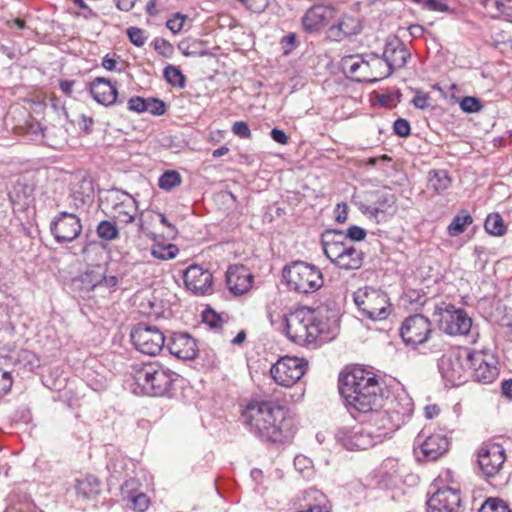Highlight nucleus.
<instances>
[{
	"mask_svg": "<svg viewBox=\"0 0 512 512\" xmlns=\"http://www.w3.org/2000/svg\"><path fill=\"white\" fill-rule=\"evenodd\" d=\"M137 212L138 202L130 196L113 211V216L119 223L128 225L135 220Z\"/></svg>",
	"mask_w": 512,
	"mask_h": 512,
	"instance_id": "obj_35",
	"label": "nucleus"
},
{
	"mask_svg": "<svg viewBox=\"0 0 512 512\" xmlns=\"http://www.w3.org/2000/svg\"><path fill=\"white\" fill-rule=\"evenodd\" d=\"M181 181V175L176 170H167L159 177L158 185L161 189L170 191L179 186Z\"/></svg>",
	"mask_w": 512,
	"mask_h": 512,
	"instance_id": "obj_45",
	"label": "nucleus"
},
{
	"mask_svg": "<svg viewBox=\"0 0 512 512\" xmlns=\"http://www.w3.org/2000/svg\"><path fill=\"white\" fill-rule=\"evenodd\" d=\"M388 409V412L393 414L397 422L403 425L413 413L414 403L412 398L405 392L398 393L396 395L384 396L383 395V406Z\"/></svg>",
	"mask_w": 512,
	"mask_h": 512,
	"instance_id": "obj_24",
	"label": "nucleus"
},
{
	"mask_svg": "<svg viewBox=\"0 0 512 512\" xmlns=\"http://www.w3.org/2000/svg\"><path fill=\"white\" fill-rule=\"evenodd\" d=\"M200 45L201 43L196 40L192 42L183 40L178 44V49L186 57H203L209 55L210 53L205 49H201Z\"/></svg>",
	"mask_w": 512,
	"mask_h": 512,
	"instance_id": "obj_43",
	"label": "nucleus"
},
{
	"mask_svg": "<svg viewBox=\"0 0 512 512\" xmlns=\"http://www.w3.org/2000/svg\"><path fill=\"white\" fill-rule=\"evenodd\" d=\"M179 252V249L174 244H167V245H160L156 244L153 245L151 248V254L153 257L160 259V260H170L177 256Z\"/></svg>",
	"mask_w": 512,
	"mask_h": 512,
	"instance_id": "obj_44",
	"label": "nucleus"
},
{
	"mask_svg": "<svg viewBox=\"0 0 512 512\" xmlns=\"http://www.w3.org/2000/svg\"><path fill=\"white\" fill-rule=\"evenodd\" d=\"M311 315L318 336L333 337L339 327L340 310L335 302L319 305L316 308L305 307Z\"/></svg>",
	"mask_w": 512,
	"mask_h": 512,
	"instance_id": "obj_10",
	"label": "nucleus"
},
{
	"mask_svg": "<svg viewBox=\"0 0 512 512\" xmlns=\"http://www.w3.org/2000/svg\"><path fill=\"white\" fill-rule=\"evenodd\" d=\"M75 489L85 499L95 498L100 493V480L94 475L76 479Z\"/></svg>",
	"mask_w": 512,
	"mask_h": 512,
	"instance_id": "obj_34",
	"label": "nucleus"
},
{
	"mask_svg": "<svg viewBox=\"0 0 512 512\" xmlns=\"http://www.w3.org/2000/svg\"><path fill=\"white\" fill-rule=\"evenodd\" d=\"M202 320L212 329L219 328L223 324L222 316L211 308H207L202 312Z\"/></svg>",
	"mask_w": 512,
	"mask_h": 512,
	"instance_id": "obj_52",
	"label": "nucleus"
},
{
	"mask_svg": "<svg viewBox=\"0 0 512 512\" xmlns=\"http://www.w3.org/2000/svg\"><path fill=\"white\" fill-rule=\"evenodd\" d=\"M131 195L122 190L113 188L110 190H104L103 192H99V202L100 206L105 208H111L113 211L120 206L126 198H129Z\"/></svg>",
	"mask_w": 512,
	"mask_h": 512,
	"instance_id": "obj_37",
	"label": "nucleus"
},
{
	"mask_svg": "<svg viewBox=\"0 0 512 512\" xmlns=\"http://www.w3.org/2000/svg\"><path fill=\"white\" fill-rule=\"evenodd\" d=\"M334 14L335 9L332 6L314 5L302 16V27L306 32H316L326 26Z\"/></svg>",
	"mask_w": 512,
	"mask_h": 512,
	"instance_id": "obj_23",
	"label": "nucleus"
},
{
	"mask_svg": "<svg viewBox=\"0 0 512 512\" xmlns=\"http://www.w3.org/2000/svg\"><path fill=\"white\" fill-rule=\"evenodd\" d=\"M439 327L451 336H468L472 329V319L464 309L449 305L441 313Z\"/></svg>",
	"mask_w": 512,
	"mask_h": 512,
	"instance_id": "obj_17",
	"label": "nucleus"
},
{
	"mask_svg": "<svg viewBox=\"0 0 512 512\" xmlns=\"http://www.w3.org/2000/svg\"><path fill=\"white\" fill-rule=\"evenodd\" d=\"M459 489L443 486L436 489L426 501V512H463Z\"/></svg>",
	"mask_w": 512,
	"mask_h": 512,
	"instance_id": "obj_15",
	"label": "nucleus"
},
{
	"mask_svg": "<svg viewBox=\"0 0 512 512\" xmlns=\"http://www.w3.org/2000/svg\"><path fill=\"white\" fill-rule=\"evenodd\" d=\"M335 438L347 450H366L380 442L379 437L374 438V431L359 425L338 428Z\"/></svg>",
	"mask_w": 512,
	"mask_h": 512,
	"instance_id": "obj_12",
	"label": "nucleus"
},
{
	"mask_svg": "<svg viewBox=\"0 0 512 512\" xmlns=\"http://www.w3.org/2000/svg\"><path fill=\"white\" fill-rule=\"evenodd\" d=\"M178 379L177 373L156 362L143 364L134 373L135 383L145 394L155 397H170Z\"/></svg>",
	"mask_w": 512,
	"mask_h": 512,
	"instance_id": "obj_3",
	"label": "nucleus"
},
{
	"mask_svg": "<svg viewBox=\"0 0 512 512\" xmlns=\"http://www.w3.org/2000/svg\"><path fill=\"white\" fill-rule=\"evenodd\" d=\"M307 367L308 362L304 358L284 356L271 366L270 374L278 385L291 387L304 376Z\"/></svg>",
	"mask_w": 512,
	"mask_h": 512,
	"instance_id": "obj_8",
	"label": "nucleus"
},
{
	"mask_svg": "<svg viewBox=\"0 0 512 512\" xmlns=\"http://www.w3.org/2000/svg\"><path fill=\"white\" fill-rule=\"evenodd\" d=\"M163 77L171 86L184 88L186 85V78L182 71L173 65H168L163 70Z\"/></svg>",
	"mask_w": 512,
	"mask_h": 512,
	"instance_id": "obj_41",
	"label": "nucleus"
},
{
	"mask_svg": "<svg viewBox=\"0 0 512 512\" xmlns=\"http://www.w3.org/2000/svg\"><path fill=\"white\" fill-rule=\"evenodd\" d=\"M183 278L186 288L195 295H208L213 292V275L200 265H190Z\"/></svg>",
	"mask_w": 512,
	"mask_h": 512,
	"instance_id": "obj_20",
	"label": "nucleus"
},
{
	"mask_svg": "<svg viewBox=\"0 0 512 512\" xmlns=\"http://www.w3.org/2000/svg\"><path fill=\"white\" fill-rule=\"evenodd\" d=\"M282 276L290 289L304 294L319 290L324 283L320 269L304 261L284 266Z\"/></svg>",
	"mask_w": 512,
	"mask_h": 512,
	"instance_id": "obj_4",
	"label": "nucleus"
},
{
	"mask_svg": "<svg viewBox=\"0 0 512 512\" xmlns=\"http://www.w3.org/2000/svg\"><path fill=\"white\" fill-rule=\"evenodd\" d=\"M478 512H512L506 502L498 497H489L481 505Z\"/></svg>",
	"mask_w": 512,
	"mask_h": 512,
	"instance_id": "obj_46",
	"label": "nucleus"
},
{
	"mask_svg": "<svg viewBox=\"0 0 512 512\" xmlns=\"http://www.w3.org/2000/svg\"><path fill=\"white\" fill-rule=\"evenodd\" d=\"M341 67L345 73L355 75L362 68H368V63L358 55H349L342 59Z\"/></svg>",
	"mask_w": 512,
	"mask_h": 512,
	"instance_id": "obj_42",
	"label": "nucleus"
},
{
	"mask_svg": "<svg viewBox=\"0 0 512 512\" xmlns=\"http://www.w3.org/2000/svg\"><path fill=\"white\" fill-rule=\"evenodd\" d=\"M279 330L298 345H309L319 337L311 315L302 307L295 312L281 316Z\"/></svg>",
	"mask_w": 512,
	"mask_h": 512,
	"instance_id": "obj_5",
	"label": "nucleus"
},
{
	"mask_svg": "<svg viewBox=\"0 0 512 512\" xmlns=\"http://www.w3.org/2000/svg\"><path fill=\"white\" fill-rule=\"evenodd\" d=\"M353 300L361 314L373 321L384 320L390 315L387 294L381 289L366 286L353 294Z\"/></svg>",
	"mask_w": 512,
	"mask_h": 512,
	"instance_id": "obj_6",
	"label": "nucleus"
},
{
	"mask_svg": "<svg viewBox=\"0 0 512 512\" xmlns=\"http://www.w3.org/2000/svg\"><path fill=\"white\" fill-rule=\"evenodd\" d=\"M49 229L57 243H70L81 234L82 223L75 213L60 211L50 222Z\"/></svg>",
	"mask_w": 512,
	"mask_h": 512,
	"instance_id": "obj_11",
	"label": "nucleus"
},
{
	"mask_svg": "<svg viewBox=\"0 0 512 512\" xmlns=\"http://www.w3.org/2000/svg\"><path fill=\"white\" fill-rule=\"evenodd\" d=\"M97 236L104 241H114L119 238V229L114 221L102 220L96 227Z\"/></svg>",
	"mask_w": 512,
	"mask_h": 512,
	"instance_id": "obj_39",
	"label": "nucleus"
},
{
	"mask_svg": "<svg viewBox=\"0 0 512 512\" xmlns=\"http://www.w3.org/2000/svg\"><path fill=\"white\" fill-rule=\"evenodd\" d=\"M147 107L149 108L147 109V112L154 116H162L167 111L166 103L163 100L155 97L147 98Z\"/></svg>",
	"mask_w": 512,
	"mask_h": 512,
	"instance_id": "obj_53",
	"label": "nucleus"
},
{
	"mask_svg": "<svg viewBox=\"0 0 512 512\" xmlns=\"http://www.w3.org/2000/svg\"><path fill=\"white\" fill-rule=\"evenodd\" d=\"M485 230L488 234L493 236H502L505 234L506 227L500 214H489L484 224Z\"/></svg>",
	"mask_w": 512,
	"mask_h": 512,
	"instance_id": "obj_40",
	"label": "nucleus"
},
{
	"mask_svg": "<svg viewBox=\"0 0 512 512\" xmlns=\"http://www.w3.org/2000/svg\"><path fill=\"white\" fill-rule=\"evenodd\" d=\"M130 507L137 512H144L149 506V498L143 492H138L126 499Z\"/></svg>",
	"mask_w": 512,
	"mask_h": 512,
	"instance_id": "obj_49",
	"label": "nucleus"
},
{
	"mask_svg": "<svg viewBox=\"0 0 512 512\" xmlns=\"http://www.w3.org/2000/svg\"><path fill=\"white\" fill-rule=\"evenodd\" d=\"M465 352L452 350L438 360L439 372L451 386H460L467 381Z\"/></svg>",
	"mask_w": 512,
	"mask_h": 512,
	"instance_id": "obj_9",
	"label": "nucleus"
},
{
	"mask_svg": "<svg viewBox=\"0 0 512 512\" xmlns=\"http://www.w3.org/2000/svg\"><path fill=\"white\" fill-rule=\"evenodd\" d=\"M253 278V274L242 264L229 266L225 274L227 288L235 296L247 293L252 287Z\"/></svg>",
	"mask_w": 512,
	"mask_h": 512,
	"instance_id": "obj_22",
	"label": "nucleus"
},
{
	"mask_svg": "<svg viewBox=\"0 0 512 512\" xmlns=\"http://www.w3.org/2000/svg\"><path fill=\"white\" fill-rule=\"evenodd\" d=\"M313 493L315 494L314 503H309L306 508L299 512H330L326 497L317 491Z\"/></svg>",
	"mask_w": 512,
	"mask_h": 512,
	"instance_id": "obj_47",
	"label": "nucleus"
},
{
	"mask_svg": "<svg viewBox=\"0 0 512 512\" xmlns=\"http://www.w3.org/2000/svg\"><path fill=\"white\" fill-rule=\"evenodd\" d=\"M393 132L401 138H406L411 134V126L408 120L397 118L393 124Z\"/></svg>",
	"mask_w": 512,
	"mask_h": 512,
	"instance_id": "obj_55",
	"label": "nucleus"
},
{
	"mask_svg": "<svg viewBox=\"0 0 512 512\" xmlns=\"http://www.w3.org/2000/svg\"><path fill=\"white\" fill-rule=\"evenodd\" d=\"M362 415L368 416V428L374 431V438L379 437L380 442L384 438L391 437L402 426L386 407H373L371 411Z\"/></svg>",
	"mask_w": 512,
	"mask_h": 512,
	"instance_id": "obj_19",
	"label": "nucleus"
},
{
	"mask_svg": "<svg viewBox=\"0 0 512 512\" xmlns=\"http://www.w3.org/2000/svg\"><path fill=\"white\" fill-rule=\"evenodd\" d=\"M452 183L448 171L444 169H434L428 173V185L436 194L446 191Z\"/></svg>",
	"mask_w": 512,
	"mask_h": 512,
	"instance_id": "obj_36",
	"label": "nucleus"
},
{
	"mask_svg": "<svg viewBox=\"0 0 512 512\" xmlns=\"http://www.w3.org/2000/svg\"><path fill=\"white\" fill-rule=\"evenodd\" d=\"M345 233L346 241L347 242H360L363 241L366 238L367 232L364 228L352 225L350 226Z\"/></svg>",
	"mask_w": 512,
	"mask_h": 512,
	"instance_id": "obj_54",
	"label": "nucleus"
},
{
	"mask_svg": "<svg viewBox=\"0 0 512 512\" xmlns=\"http://www.w3.org/2000/svg\"><path fill=\"white\" fill-rule=\"evenodd\" d=\"M186 16L177 12L173 18L168 19L166 22V27L173 33L178 34L182 28L184 21L186 20Z\"/></svg>",
	"mask_w": 512,
	"mask_h": 512,
	"instance_id": "obj_57",
	"label": "nucleus"
},
{
	"mask_svg": "<svg viewBox=\"0 0 512 512\" xmlns=\"http://www.w3.org/2000/svg\"><path fill=\"white\" fill-rule=\"evenodd\" d=\"M466 365L474 381L482 384L492 383L499 374L496 361L481 351L465 352Z\"/></svg>",
	"mask_w": 512,
	"mask_h": 512,
	"instance_id": "obj_13",
	"label": "nucleus"
},
{
	"mask_svg": "<svg viewBox=\"0 0 512 512\" xmlns=\"http://www.w3.org/2000/svg\"><path fill=\"white\" fill-rule=\"evenodd\" d=\"M347 243L345 233L339 229H325L321 234L323 253L330 259Z\"/></svg>",
	"mask_w": 512,
	"mask_h": 512,
	"instance_id": "obj_30",
	"label": "nucleus"
},
{
	"mask_svg": "<svg viewBox=\"0 0 512 512\" xmlns=\"http://www.w3.org/2000/svg\"><path fill=\"white\" fill-rule=\"evenodd\" d=\"M232 132L242 139H249L251 137V130L245 121H236L232 125Z\"/></svg>",
	"mask_w": 512,
	"mask_h": 512,
	"instance_id": "obj_59",
	"label": "nucleus"
},
{
	"mask_svg": "<svg viewBox=\"0 0 512 512\" xmlns=\"http://www.w3.org/2000/svg\"><path fill=\"white\" fill-rule=\"evenodd\" d=\"M29 131L33 134L40 133L47 144L54 148L66 140V131L62 127L52 126L42 128L38 122H35L30 123Z\"/></svg>",
	"mask_w": 512,
	"mask_h": 512,
	"instance_id": "obj_32",
	"label": "nucleus"
},
{
	"mask_svg": "<svg viewBox=\"0 0 512 512\" xmlns=\"http://www.w3.org/2000/svg\"><path fill=\"white\" fill-rule=\"evenodd\" d=\"M126 34L130 42L137 47H142L148 39L146 31L138 27L127 28Z\"/></svg>",
	"mask_w": 512,
	"mask_h": 512,
	"instance_id": "obj_50",
	"label": "nucleus"
},
{
	"mask_svg": "<svg viewBox=\"0 0 512 512\" xmlns=\"http://www.w3.org/2000/svg\"><path fill=\"white\" fill-rule=\"evenodd\" d=\"M104 279V268L101 265H89L86 270L74 280V283L79 286L82 294L81 297H86L94 290L95 287L102 285Z\"/></svg>",
	"mask_w": 512,
	"mask_h": 512,
	"instance_id": "obj_29",
	"label": "nucleus"
},
{
	"mask_svg": "<svg viewBox=\"0 0 512 512\" xmlns=\"http://www.w3.org/2000/svg\"><path fill=\"white\" fill-rule=\"evenodd\" d=\"M429 99L430 97L428 93L416 91L412 99V104L418 109L425 110L429 107Z\"/></svg>",
	"mask_w": 512,
	"mask_h": 512,
	"instance_id": "obj_60",
	"label": "nucleus"
},
{
	"mask_svg": "<svg viewBox=\"0 0 512 512\" xmlns=\"http://www.w3.org/2000/svg\"><path fill=\"white\" fill-rule=\"evenodd\" d=\"M70 197L75 208L83 207L92 202L94 198V182L91 177L80 174L76 175L70 185Z\"/></svg>",
	"mask_w": 512,
	"mask_h": 512,
	"instance_id": "obj_26",
	"label": "nucleus"
},
{
	"mask_svg": "<svg viewBox=\"0 0 512 512\" xmlns=\"http://www.w3.org/2000/svg\"><path fill=\"white\" fill-rule=\"evenodd\" d=\"M414 446L419 460L434 461L448 450L449 440L442 434L426 435L421 431L414 440Z\"/></svg>",
	"mask_w": 512,
	"mask_h": 512,
	"instance_id": "obj_16",
	"label": "nucleus"
},
{
	"mask_svg": "<svg viewBox=\"0 0 512 512\" xmlns=\"http://www.w3.org/2000/svg\"><path fill=\"white\" fill-rule=\"evenodd\" d=\"M505 460V449L498 443H484L477 453V463L487 479L494 478L499 474Z\"/></svg>",
	"mask_w": 512,
	"mask_h": 512,
	"instance_id": "obj_14",
	"label": "nucleus"
},
{
	"mask_svg": "<svg viewBox=\"0 0 512 512\" xmlns=\"http://www.w3.org/2000/svg\"><path fill=\"white\" fill-rule=\"evenodd\" d=\"M362 27L359 21L350 15H343L338 19L337 23L328 29V37L336 42L357 35L361 32Z\"/></svg>",
	"mask_w": 512,
	"mask_h": 512,
	"instance_id": "obj_28",
	"label": "nucleus"
},
{
	"mask_svg": "<svg viewBox=\"0 0 512 512\" xmlns=\"http://www.w3.org/2000/svg\"><path fill=\"white\" fill-rule=\"evenodd\" d=\"M89 92L93 99L104 106L117 103L118 88L105 77H96L89 84Z\"/></svg>",
	"mask_w": 512,
	"mask_h": 512,
	"instance_id": "obj_27",
	"label": "nucleus"
},
{
	"mask_svg": "<svg viewBox=\"0 0 512 512\" xmlns=\"http://www.w3.org/2000/svg\"><path fill=\"white\" fill-rule=\"evenodd\" d=\"M431 332V322L422 314L409 316L400 328V335L403 341L412 346L425 343L429 339Z\"/></svg>",
	"mask_w": 512,
	"mask_h": 512,
	"instance_id": "obj_18",
	"label": "nucleus"
},
{
	"mask_svg": "<svg viewBox=\"0 0 512 512\" xmlns=\"http://www.w3.org/2000/svg\"><path fill=\"white\" fill-rule=\"evenodd\" d=\"M376 200L374 202L375 208L377 209L378 223L385 221L388 216L392 215L396 211V197L394 194L389 192H376Z\"/></svg>",
	"mask_w": 512,
	"mask_h": 512,
	"instance_id": "obj_33",
	"label": "nucleus"
},
{
	"mask_svg": "<svg viewBox=\"0 0 512 512\" xmlns=\"http://www.w3.org/2000/svg\"><path fill=\"white\" fill-rule=\"evenodd\" d=\"M139 482L134 478L126 480L121 486V495L124 500L131 495L138 493Z\"/></svg>",
	"mask_w": 512,
	"mask_h": 512,
	"instance_id": "obj_58",
	"label": "nucleus"
},
{
	"mask_svg": "<svg viewBox=\"0 0 512 512\" xmlns=\"http://www.w3.org/2000/svg\"><path fill=\"white\" fill-rule=\"evenodd\" d=\"M152 46L157 53H159L165 58L172 57L174 53L173 45L164 38H155L152 42Z\"/></svg>",
	"mask_w": 512,
	"mask_h": 512,
	"instance_id": "obj_51",
	"label": "nucleus"
},
{
	"mask_svg": "<svg viewBox=\"0 0 512 512\" xmlns=\"http://www.w3.org/2000/svg\"><path fill=\"white\" fill-rule=\"evenodd\" d=\"M473 223L472 216L467 211H461L452 219L451 223L447 227V232L450 236L455 237L462 234L467 226Z\"/></svg>",
	"mask_w": 512,
	"mask_h": 512,
	"instance_id": "obj_38",
	"label": "nucleus"
},
{
	"mask_svg": "<svg viewBox=\"0 0 512 512\" xmlns=\"http://www.w3.org/2000/svg\"><path fill=\"white\" fill-rule=\"evenodd\" d=\"M134 347L141 353L150 356L158 354L166 345V336L154 325L139 322L130 332Z\"/></svg>",
	"mask_w": 512,
	"mask_h": 512,
	"instance_id": "obj_7",
	"label": "nucleus"
},
{
	"mask_svg": "<svg viewBox=\"0 0 512 512\" xmlns=\"http://www.w3.org/2000/svg\"><path fill=\"white\" fill-rule=\"evenodd\" d=\"M12 386V377L9 372L0 369V396L7 393Z\"/></svg>",
	"mask_w": 512,
	"mask_h": 512,
	"instance_id": "obj_61",
	"label": "nucleus"
},
{
	"mask_svg": "<svg viewBox=\"0 0 512 512\" xmlns=\"http://www.w3.org/2000/svg\"><path fill=\"white\" fill-rule=\"evenodd\" d=\"M329 260L332 264L342 270H358L363 265L364 253L353 244L347 242L340 251L333 255Z\"/></svg>",
	"mask_w": 512,
	"mask_h": 512,
	"instance_id": "obj_25",
	"label": "nucleus"
},
{
	"mask_svg": "<svg viewBox=\"0 0 512 512\" xmlns=\"http://www.w3.org/2000/svg\"><path fill=\"white\" fill-rule=\"evenodd\" d=\"M339 393L344 398L345 406L356 418L371 411L373 407L383 406V389L376 376L364 369L356 368L339 377Z\"/></svg>",
	"mask_w": 512,
	"mask_h": 512,
	"instance_id": "obj_2",
	"label": "nucleus"
},
{
	"mask_svg": "<svg viewBox=\"0 0 512 512\" xmlns=\"http://www.w3.org/2000/svg\"><path fill=\"white\" fill-rule=\"evenodd\" d=\"M408 297L411 303L423 306L426 303V296L417 290H412L408 293Z\"/></svg>",
	"mask_w": 512,
	"mask_h": 512,
	"instance_id": "obj_64",
	"label": "nucleus"
},
{
	"mask_svg": "<svg viewBox=\"0 0 512 512\" xmlns=\"http://www.w3.org/2000/svg\"><path fill=\"white\" fill-rule=\"evenodd\" d=\"M270 136L276 143H279L282 145L287 144L288 140H289V138H288L287 134L284 132V130L279 129V128H273L270 132Z\"/></svg>",
	"mask_w": 512,
	"mask_h": 512,
	"instance_id": "obj_62",
	"label": "nucleus"
},
{
	"mask_svg": "<svg viewBox=\"0 0 512 512\" xmlns=\"http://www.w3.org/2000/svg\"><path fill=\"white\" fill-rule=\"evenodd\" d=\"M166 347L172 355L182 360H193L198 354L196 340L187 332H173L166 338Z\"/></svg>",
	"mask_w": 512,
	"mask_h": 512,
	"instance_id": "obj_21",
	"label": "nucleus"
},
{
	"mask_svg": "<svg viewBox=\"0 0 512 512\" xmlns=\"http://www.w3.org/2000/svg\"><path fill=\"white\" fill-rule=\"evenodd\" d=\"M409 58L410 53L402 43L396 47L390 44L386 45L383 52V59L388 66L387 76L391 75L395 68L405 66Z\"/></svg>",
	"mask_w": 512,
	"mask_h": 512,
	"instance_id": "obj_31",
	"label": "nucleus"
},
{
	"mask_svg": "<svg viewBox=\"0 0 512 512\" xmlns=\"http://www.w3.org/2000/svg\"><path fill=\"white\" fill-rule=\"evenodd\" d=\"M127 109L136 113L147 112V99L140 96H133L127 102Z\"/></svg>",
	"mask_w": 512,
	"mask_h": 512,
	"instance_id": "obj_56",
	"label": "nucleus"
},
{
	"mask_svg": "<svg viewBox=\"0 0 512 512\" xmlns=\"http://www.w3.org/2000/svg\"><path fill=\"white\" fill-rule=\"evenodd\" d=\"M459 106L464 113L468 114L478 113L484 107L481 100L474 96H465L461 98Z\"/></svg>",
	"mask_w": 512,
	"mask_h": 512,
	"instance_id": "obj_48",
	"label": "nucleus"
},
{
	"mask_svg": "<svg viewBox=\"0 0 512 512\" xmlns=\"http://www.w3.org/2000/svg\"><path fill=\"white\" fill-rule=\"evenodd\" d=\"M243 425L263 441L277 443L292 437V420L284 407L271 402H250L241 415Z\"/></svg>",
	"mask_w": 512,
	"mask_h": 512,
	"instance_id": "obj_1",
	"label": "nucleus"
},
{
	"mask_svg": "<svg viewBox=\"0 0 512 512\" xmlns=\"http://www.w3.org/2000/svg\"><path fill=\"white\" fill-rule=\"evenodd\" d=\"M93 124H94V120L92 117L86 116L84 114H82L80 116V121H79L78 125H79V128L86 134H90L92 132Z\"/></svg>",
	"mask_w": 512,
	"mask_h": 512,
	"instance_id": "obj_63",
	"label": "nucleus"
}]
</instances>
